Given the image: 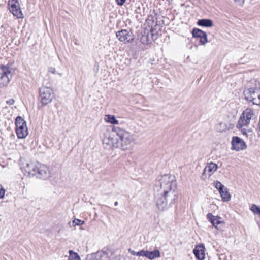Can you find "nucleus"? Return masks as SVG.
<instances>
[{
	"label": "nucleus",
	"instance_id": "32",
	"mask_svg": "<svg viewBox=\"0 0 260 260\" xmlns=\"http://www.w3.org/2000/svg\"><path fill=\"white\" fill-rule=\"evenodd\" d=\"M6 193V190L3 186L0 184V199H2L4 198Z\"/></svg>",
	"mask_w": 260,
	"mask_h": 260
},
{
	"label": "nucleus",
	"instance_id": "39",
	"mask_svg": "<svg viewBox=\"0 0 260 260\" xmlns=\"http://www.w3.org/2000/svg\"><path fill=\"white\" fill-rule=\"evenodd\" d=\"M7 107H5L4 108V109H7Z\"/></svg>",
	"mask_w": 260,
	"mask_h": 260
},
{
	"label": "nucleus",
	"instance_id": "7",
	"mask_svg": "<svg viewBox=\"0 0 260 260\" xmlns=\"http://www.w3.org/2000/svg\"><path fill=\"white\" fill-rule=\"evenodd\" d=\"M38 163V161L35 160L26 161L23 164L21 169L25 175L29 176H35Z\"/></svg>",
	"mask_w": 260,
	"mask_h": 260
},
{
	"label": "nucleus",
	"instance_id": "1",
	"mask_svg": "<svg viewBox=\"0 0 260 260\" xmlns=\"http://www.w3.org/2000/svg\"><path fill=\"white\" fill-rule=\"evenodd\" d=\"M177 184L176 178L171 174L159 176L154 187L158 193L155 196L156 204L160 211L168 209L176 199Z\"/></svg>",
	"mask_w": 260,
	"mask_h": 260
},
{
	"label": "nucleus",
	"instance_id": "15",
	"mask_svg": "<svg viewBox=\"0 0 260 260\" xmlns=\"http://www.w3.org/2000/svg\"><path fill=\"white\" fill-rule=\"evenodd\" d=\"M192 33L194 38L200 39V43L201 45H205L208 42L207 35L205 31L199 29L194 28Z\"/></svg>",
	"mask_w": 260,
	"mask_h": 260
},
{
	"label": "nucleus",
	"instance_id": "24",
	"mask_svg": "<svg viewBox=\"0 0 260 260\" xmlns=\"http://www.w3.org/2000/svg\"><path fill=\"white\" fill-rule=\"evenodd\" d=\"M198 25L204 27H212L213 26V22L210 19H203L198 21Z\"/></svg>",
	"mask_w": 260,
	"mask_h": 260
},
{
	"label": "nucleus",
	"instance_id": "29",
	"mask_svg": "<svg viewBox=\"0 0 260 260\" xmlns=\"http://www.w3.org/2000/svg\"><path fill=\"white\" fill-rule=\"evenodd\" d=\"M146 252L147 251L145 250H141L139 252H135L134 251H131V254L134 255H137L139 256H145L146 257Z\"/></svg>",
	"mask_w": 260,
	"mask_h": 260
},
{
	"label": "nucleus",
	"instance_id": "12",
	"mask_svg": "<svg viewBox=\"0 0 260 260\" xmlns=\"http://www.w3.org/2000/svg\"><path fill=\"white\" fill-rule=\"evenodd\" d=\"M35 176L44 180L48 178L50 176L49 168L46 165L39 162Z\"/></svg>",
	"mask_w": 260,
	"mask_h": 260
},
{
	"label": "nucleus",
	"instance_id": "23",
	"mask_svg": "<svg viewBox=\"0 0 260 260\" xmlns=\"http://www.w3.org/2000/svg\"><path fill=\"white\" fill-rule=\"evenodd\" d=\"M104 121L111 124H118L119 122L116 119L115 116L110 114H106L104 117Z\"/></svg>",
	"mask_w": 260,
	"mask_h": 260
},
{
	"label": "nucleus",
	"instance_id": "25",
	"mask_svg": "<svg viewBox=\"0 0 260 260\" xmlns=\"http://www.w3.org/2000/svg\"><path fill=\"white\" fill-rule=\"evenodd\" d=\"M69 254L67 260H81L79 255L72 250H69Z\"/></svg>",
	"mask_w": 260,
	"mask_h": 260
},
{
	"label": "nucleus",
	"instance_id": "8",
	"mask_svg": "<svg viewBox=\"0 0 260 260\" xmlns=\"http://www.w3.org/2000/svg\"><path fill=\"white\" fill-rule=\"evenodd\" d=\"M12 69L9 67L2 66L0 72V87L6 86L10 82Z\"/></svg>",
	"mask_w": 260,
	"mask_h": 260
},
{
	"label": "nucleus",
	"instance_id": "26",
	"mask_svg": "<svg viewBox=\"0 0 260 260\" xmlns=\"http://www.w3.org/2000/svg\"><path fill=\"white\" fill-rule=\"evenodd\" d=\"M250 210L254 214L260 215V207L255 204H252L250 208Z\"/></svg>",
	"mask_w": 260,
	"mask_h": 260
},
{
	"label": "nucleus",
	"instance_id": "3",
	"mask_svg": "<svg viewBox=\"0 0 260 260\" xmlns=\"http://www.w3.org/2000/svg\"><path fill=\"white\" fill-rule=\"evenodd\" d=\"M152 25L149 22L144 24V27L141 32L140 41L144 44L150 43L152 41L156 40L157 38V31L153 28V22H151Z\"/></svg>",
	"mask_w": 260,
	"mask_h": 260
},
{
	"label": "nucleus",
	"instance_id": "27",
	"mask_svg": "<svg viewBox=\"0 0 260 260\" xmlns=\"http://www.w3.org/2000/svg\"><path fill=\"white\" fill-rule=\"evenodd\" d=\"M85 223L84 221L81 220L80 219H74L72 223V225H71V226L75 227L76 226H79L83 225Z\"/></svg>",
	"mask_w": 260,
	"mask_h": 260
},
{
	"label": "nucleus",
	"instance_id": "18",
	"mask_svg": "<svg viewBox=\"0 0 260 260\" xmlns=\"http://www.w3.org/2000/svg\"><path fill=\"white\" fill-rule=\"evenodd\" d=\"M207 218L208 219V221H210L215 228H217L218 225L221 224L222 222L221 217L217 216H214L211 213L207 214Z\"/></svg>",
	"mask_w": 260,
	"mask_h": 260
},
{
	"label": "nucleus",
	"instance_id": "22",
	"mask_svg": "<svg viewBox=\"0 0 260 260\" xmlns=\"http://www.w3.org/2000/svg\"><path fill=\"white\" fill-rule=\"evenodd\" d=\"M160 256V253L158 250H154L152 251H147L146 257L149 259L152 260Z\"/></svg>",
	"mask_w": 260,
	"mask_h": 260
},
{
	"label": "nucleus",
	"instance_id": "10",
	"mask_svg": "<svg viewBox=\"0 0 260 260\" xmlns=\"http://www.w3.org/2000/svg\"><path fill=\"white\" fill-rule=\"evenodd\" d=\"M10 11L18 18H23L22 14L18 0H9L8 2Z\"/></svg>",
	"mask_w": 260,
	"mask_h": 260
},
{
	"label": "nucleus",
	"instance_id": "16",
	"mask_svg": "<svg viewBox=\"0 0 260 260\" xmlns=\"http://www.w3.org/2000/svg\"><path fill=\"white\" fill-rule=\"evenodd\" d=\"M205 247L203 244L196 245L193 250L196 257L199 260H204L205 258Z\"/></svg>",
	"mask_w": 260,
	"mask_h": 260
},
{
	"label": "nucleus",
	"instance_id": "9",
	"mask_svg": "<svg viewBox=\"0 0 260 260\" xmlns=\"http://www.w3.org/2000/svg\"><path fill=\"white\" fill-rule=\"evenodd\" d=\"M112 254V251L110 250L107 251H100L88 255L86 260H111L110 257Z\"/></svg>",
	"mask_w": 260,
	"mask_h": 260
},
{
	"label": "nucleus",
	"instance_id": "11",
	"mask_svg": "<svg viewBox=\"0 0 260 260\" xmlns=\"http://www.w3.org/2000/svg\"><path fill=\"white\" fill-rule=\"evenodd\" d=\"M260 88L252 87L245 89L244 91V95L246 100L252 102L255 104V102L257 97L258 94H259Z\"/></svg>",
	"mask_w": 260,
	"mask_h": 260
},
{
	"label": "nucleus",
	"instance_id": "36",
	"mask_svg": "<svg viewBox=\"0 0 260 260\" xmlns=\"http://www.w3.org/2000/svg\"><path fill=\"white\" fill-rule=\"evenodd\" d=\"M235 1L240 5H242L244 3L245 0H235Z\"/></svg>",
	"mask_w": 260,
	"mask_h": 260
},
{
	"label": "nucleus",
	"instance_id": "35",
	"mask_svg": "<svg viewBox=\"0 0 260 260\" xmlns=\"http://www.w3.org/2000/svg\"><path fill=\"white\" fill-rule=\"evenodd\" d=\"M118 5L121 6L124 4L125 0H115Z\"/></svg>",
	"mask_w": 260,
	"mask_h": 260
},
{
	"label": "nucleus",
	"instance_id": "6",
	"mask_svg": "<svg viewBox=\"0 0 260 260\" xmlns=\"http://www.w3.org/2000/svg\"><path fill=\"white\" fill-rule=\"evenodd\" d=\"M112 130L113 132H115L120 138L122 148L123 150L127 149L130 144L129 134L119 127L114 126Z\"/></svg>",
	"mask_w": 260,
	"mask_h": 260
},
{
	"label": "nucleus",
	"instance_id": "19",
	"mask_svg": "<svg viewBox=\"0 0 260 260\" xmlns=\"http://www.w3.org/2000/svg\"><path fill=\"white\" fill-rule=\"evenodd\" d=\"M233 127V125L224 122H220L216 126L217 129L220 132H225Z\"/></svg>",
	"mask_w": 260,
	"mask_h": 260
},
{
	"label": "nucleus",
	"instance_id": "2",
	"mask_svg": "<svg viewBox=\"0 0 260 260\" xmlns=\"http://www.w3.org/2000/svg\"><path fill=\"white\" fill-rule=\"evenodd\" d=\"M257 116L256 111L251 108H246L242 113L237 124V128L250 140L254 137V133L253 128L249 127V125L255 120Z\"/></svg>",
	"mask_w": 260,
	"mask_h": 260
},
{
	"label": "nucleus",
	"instance_id": "34",
	"mask_svg": "<svg viewBox=\"0 0 260 260\" xmlns=\"http://www.w3.org/2000/svg\"><path fill=\"white\" fill-rule=\"evenodd\" d=\"M133 98H134V100H133L134 101H136L137 100H138V101H143V97L140 95H137L135 96H134Z\"/></svg>",
	"mask_w": 260,
	"mask_h": 260
},
{
	"label": "nucleus",
	"instance_id": "14",
	"mask_svg": "<svg viewBox=\"0 0 260 260\" xmlns=\"http://www.w3.org/2000/svg\"><path fill=\"white\" fill-rule=\"evenodd\" d=\"M231 143L232 149L237 151L244 150L247 147L245 142L241 138L237 136L232 138Z\"/></svg>",
	"mask_w": 260,
	"mask_h": 260
},
{
	"label": "nucleus",
	"instance_id": "28",
	"mask_svg": "<svg viewBox=\"0 0 260 260\" xmlns=\"http://www.w3.org/2000/svg\"><path fill=\"white\" fill-rule=\"evenodd\" d=\"M214 185L215 187L218 190L219 192L225 188V187L220 182L218 181L214 182Z\"/></svg>",
	"mask_w": 260,
	"mask_h": 260
},
{
	"label": "nucleus",
	"instance_id": "38",
	"mask_svg": "<svg viewBox=\"0 0 260 260\" xmlns=\"http://www.w3.org/2000/svg\"><path fill=\"white\" fill-rule=\"evenodd\" d=\"M81 230H84V229L83 228H81Z\"/></svg>",
	"mask_w": 260,
	"mask_h": 260
},
{
	"label": "nucleus",
	"instance_id": "17",
	"mask_svg": "<svg viewBox=\"0 0 260 260\" xmlns=\"http://www.w3.org/2000/svg\"><path fill=\"white\" fill-rule=\"evenodd\" d=\"M116 36L118 39L125 43H128L130 41V35L127 30L122 29L116 33Z\"/></svg>",
	"mask_w": 260,
	"mask_h": 260
},
{
	"label": "nucleus",
	"instance_id": "33",
	"mask_svg": "<svg viewBox=\"0 0 260 260\" xmlns=\"http://www.w3.org/2000/svg\"><path fill=\"white\" fill-rule=\"evenodd\" d=\"M15 103V100L13 99H10L6 101V103L9 105H13Z\"/></svg>",
	"mask_w": 260,
	"mask_h": 260
},
{
	"label": "nucleus",
	"instance_id": "21",
	"mask_svg": "<svg viewBox=\"0 0 260 260\" xmlns=\"http://www.w3.org/2000/svg\"><path fill=\"white\" fill-rule=\"evenodd\" d=\"M222 200L223 202H228L230 201L231 199V196L229 192L228 189L226 187L219 192Z\"/></svg>",
	"mask_w": 260,
	"mask_h": 260
},
{
	"label": "nucleus",
	"instance_id": "30",
	"mask_svg": "<svg viewBox=\"0 0 260 260\" xmlns=\"http://www.w3.org/2000/svg\"><path fill=\"white\" fill-rule=\"evenodd\" d=\"M112 253L113 254L112 255V256H111V260H125V258L123 257V256L119 255H116L115 253H113L112 252Z\"/></svg>",
	"mask_w": 260,
	"mask_h": 260
},
{
	"label": "nucleus",
	"instance_id": "4",
	"mask_svg": "<svg viewBox=\"0 0 260 260\" xmlns=\"http://www.w3.org/2000/svg\"><path fill=\"white\" fill-rule=\"evenodd\" d=\"M16 133L19 139H24L28 134L26 122L21 117L18 116L15 119Z\"/></svg>",
	"mask_w": 260,
	"mask_h": 260
},
{
	"label": "nucleus",
	"instance_id": "31",
	"mask_svg": "<svg viewBox=\"0 0 260 260\" xmlns=\"http://www.w3.org/2000/svg\"><path fill=\"white\" fill-rule=\"evenodd\" d=\"M48 72L49 73H51V74H57L59 76H62V74L60 73L59 72H57L56 71L55 68H54L53 67H49L48 68Z\"/></svg>",
	"mask_w": 260,
	"mask_h": 260
},
{
	"label": "nucleus",
	"instance_id": "13",
	"mask_svg": "<svg viewBox=\"0 0 260 260\" xmlns=\"http://www.w3.org/2000/svg\"><path fill=\"white\" fill-rule=\"evenodd\" d=\"M218 167L214 162H210L205 166L202 174V178L206 180L209 179L217 170Z\"/></svg>",
	"mask_w": 260,
	"mask_h": 260
},
{
	"label": "nucleus",
	"instance_id": "5",
	"mask_svg": "<svg viewBox=\"0 0 260 260\" xmlns=\"http://www.w3.org/2000/svg\"><path fill=\"white\" fill-rule=\"evenodd\" d=\"M39 96L41 103L46 105L51 103L53 98V90L49 87L42 86L39 89Z\"/></svg>",
	"mask_w": 260,
	"mask_h": 260
},
{
	"label": "nucleus",
	"instance_id": "20",
	"mask_svg": "<svg viewBox=\"0 0 260 260\" xmlns=\"http://www.w3.org/2000/svg\"><path fill=\"white\" fill-rule=\"evenodd\" d=\"M103 143L107 147H112L114 146V139L107 134L103 139Z\"/></svg>",
	"mask_w": 260,
	"mask_h": 260
},
{
	"label": "nucleus",
	"instance_id": "37",
	"mask_svg": "<svg viewBox=\"0 0 260 260\" xmlns=\"http://www.w3.org/2000/svg\"><path fill=\"white\" fill-rule=\"evenodd\" d=\"M118 204V202H115V203H114V205L115 206H117Z\"/></svg>",
	"mask_w": 260,
	"mask_h": 260
}]
</instances>
